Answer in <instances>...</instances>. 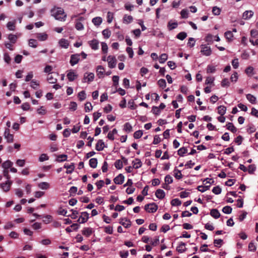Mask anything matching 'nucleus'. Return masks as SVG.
<instances>
[{
	"instance_id": "nucleus-5",
	"label": "nucleus",
	"mask_w": 258,
	"mask_h": 258,
	"mask_svg": "<svg viewBox=\"0 0 258 258\" xmlns=\"http://www.w3.org/2000/svg\"><path fill=\"white\" fill-rule=\"evenodd\" d=\"M157 209L158 206L154 203L147 204L145 206V210L149 213H155L157 210Z\"/></svg>"
},
{
	"instance_id": "nucleus-9",
	"label": "nucleus",
	"mask_w": 258,
	"mask_h": 258,
	"mask_svg": "<svg viewBox=\"0 0 258 258\" xmlns=\"http://www.w3.org/2000/svg\"><path fill=\"white\" fill-rule=\"evenodd\" d=\"M94 79V74L93 73H86L84 75V78L83 80V82L90 83L92 82Z\"/></svg>"
},
{
	"instance_id": "nucleus-42",
	"label": "nucleus",
	"mask_w": 258,
	"mask_h": 258,
	"mask_svg": "<svg viewBox=\"0 0 258 258\" xmlns=\"http://www.w3.org/2000/svg\"><path fill=\"white\" fill-rule=\"evenodd\" d=\"M30 86L33 89H36L39 86V83L35 80H32L30 83Z\"/></svg>"
},
{
	"instance_id": "nucleus-7",
	"label": "nucleus",
	"mask_w": 258,
	"mask_h": 258,
	"mask_svg": "<svg viewBox=\"0 0 258 258\" xmlns=\"http://www.w3.org/2000/svg\"><path fill=\"white\" fill-rule=\"evenodd\" d=\"M80 54L77 53L72 54L70 57V63L72 66H74L77 64L80 60Z\"/></svg>"
},
{
	"instance_id": "nucleus-44",
	"label": "nucleus",
	"mask_w": 258,
	"mask_h": 258,
	"mask_svg": "<svg viewBox=\"0 0 258 258\" xmlns=\"http://www.w3.org/2000/svg\"><path fill=\"white\" fill-rule=\"evenodd\" d=\"M253 15V13L251 11H246L243 14V17L244 19H249Z\"/></svg>"
},
{
	"instance_id": "nucleus-62",
	"label": "nucleus",
	"mask_w": 258,
	"mask_h": 258,
	"mask_svg": "<svg viewBox=\"0 0 258 258\" xmlns=\"http://www.w3.org/2000/svg\"><path fill=\"white\" fill-rule=\"evenodd\" d=\"M196 41L194 38L190 37L188 39L187 45L190 48L193 47L195 45Z\"/></svg>"
},
{
	"instance_id": "nucleus-56",
	"label": "nucleus",
	"mask_w": 258,
	"mask_h": 258,
	"mask_svg": "<svg viewBox=\"0 0 258 258\" xmlns=\"http://www.w3.org/2000/svg\"><path fill=\"white\" fill-rule=\"evenodd\" d=\"M232 209L228 206H225L223 208L222 212L225 214H229L232 212Z\"/></svg>"
},
{
	"instance_id": "nucleus-52",
	"label": "nucleus",
	"mask_w": 258,
	"mask_h": 258,
	"mask_svg": "<svg viewBox=\"0 0 258 258\" xmlns=\"http://www.w3.org/2000/svg\"><path fill=\"white\" fill-rule=\"evenodd\" d=\"M108 46L105 42H101V49L102 52L106 54L108 52Z\"/></svg>"
},
{
	"instance_id": "nucleus-13",
	"label": "nucleus",
	"mask_w": 258,
	"mask_h": 258,
	"mask_svg": "<svg viewBox=\"0 0 258 258\" xmlns=\"http://www.w3.org/2000/svg\"><path fill=\"white\" fill-rule=\"evenodd\" d=\"M58 44L60 47L66 49L69 47L70 44L69 41L64 38L60 39L58 41Z\"/></svg>"
},
{
	"instance_id": "nucleus-46",
	"label": "nucleus",
	"mask_w": 258,
	"mask_h": 258,
	"mask_svg": "<svg viewBox=\"0 0 258 258\" xmlns=\"http://www.w3.org/2000/svg\"><path fill=\"white\" fill-rule=\"evenodd\" d=\"M187 37L186 33L181 32L176 35V38L179 40H183Z\"/></svg>"
},
{
	"instance_id": "nucleus-61",
	"label": "nucleus",
	"mask_w": 258,
	"mask_h": 258,
	"mask_svg": "<svg viewBox=\"0 0 258 258\" xmlns=\"http://www.w3.org/2000/svg\"><path fill=\"white\" fill-rule=\"evenodd\" d=\"M37 112L39 114L44 115L46 113V110L44 106H42L37 110Z\"/></svg>"
},
{
	"instance_id": "nucleus-50",
	"label": "nucleus",
	"mask_w": 258,
	"mask_h": 258,
	"mask_svg": "<svg viewBox=\"0 0 258 258\" xmlns=\"http://www.w3.org/2000/svg\"><path fill=\"white\" fill-rule=\"evenodd\" d=\"M143 135V132L142 130H138L135 132L134 134V137L136 139H140Z\"/></svg>"
},
{
	"instance_id": "nucleus-23",
	"label": "nucleus",
	"mask_w": 258,
	"mask_h": 258,
	"mask_svg": "<svg viewBox=\"0 0 258 258\" xmlns=\"http://www.w3.org/2000/svg\"><path fill=\"white\" fill-rule=\"evenodd\" d=\"M177 26L178 23L177 22H173L172 20H170L168 23L167 27L169 30H172L177 28Z\"/></svg>"
},
{
	"instance_id": "nucleus-28",
	"label": "nucleus",
	"mask_w": 258,
	"mask_h": 258,
	"mask_svg": "<svg viewBox=\"0 0 258 258\" xmlns=\"http://www.w3.org/2000/svg\"><path fill=\"white\" fill-rule=\"evenodd\" d=\"M245 73L249 77H251L254 74V68L252 67L249 66L245 70Z\"/></svg>"
},
{
	"instance_id": "nucleus-55",
	"label": "nucleus",
	"mask_w": 258,
	"mask_h": 258,
	"mask_svg": "<svg viewBox=\"0 0 258 258\" xmlns=\"http://www.w3.org/2000/svg\"><path fill=\"white\" fill-rule=\"evenodd\" d=\"M47 79L49 83L51 84H55L57 82V79L54 78L52 75H48Z\"/></svg>"
},
{
	"instance_id": "nucleus-51",
	"label": "nucleus",
	"mask_w": 258,
	"mask_h": 258,
	"mask_svg": "<svg viewBox=\"0 0 258 258\" xmlns=\"http://www.w3.org/2000/svg\"><path fill=\"white\" fill-rule=\"evenodd\" d=\"M67 158H68V156L67 155H65V154L59 155L57 157L56 160L58 162H62V161H66L67 159Z\"/></svg>"
},
{
	"instance_id": "nucleus-18",
	"label": "nucleus",
	"mask_w": 258,
	"mask_h": 258,
	"mask_svg": "<svg viewBox=\"0 0 258 258\" xmlns=\"http://www.w3.org/2000/svg\"><path fill=\"white\" fill-rule=\"evenodd\" d=\"M97 75L99 78L103 77L105 73V69L102 66H98L96 68Z\"/></svg>"
},
{
	"instance_id": "nucleus-25",
	"label": "nucleus",
	"mask_w": 258,
	"mask_h": 258,
	"mask_svg": "<svg viewBox=\"0 0 258 258\" xmlns=\"http://www.w3.org/2000/svg\"><path fill=\"white\" fill-rule=\"evenodd\" d=\"M133 20V18L132 16L124 15L123 18V23L124 24H130Z\"/></svg>"
},
{
	"instance_id": "nucleus-2",
	"label": "nucleus",
	"mask_w": 258,
	"mask_h": 258,
	"mask_svg": "<svg viewBox=\"0 0 258 258\" xmlns=\"http://www.w3.org/2000/svg\"><path fill=\"white\" fill-rule=\"evenodd\" d=\"M201 52L204 55L206 56H210L212 52L211 47L206 44L201 45Z\"/></svg>"
},
{
	"instance_id": "nucleus-21",
	"label": "nucleus",
	"mask_w": 258,
	"mask_h": 258,
	"mask_svg": "<svg viewBox=\"0 0 258 258\" xmlns=\"http://www.w3.org/2000/svg\"><path fill=\"white\" fill-rule=\"evenodd\" d=\"M224 35L228 42H232L233 40V35L232 31H227L225 32Z\"/></svg>"
},
{
	"instance_id": "nucleus-22",
	"label": "nucleus",
	"mask_w": 258,
	"mask_h": 258,
	"mask_svg": "<svg viewBox=\"0 0 258 258\" xmlns=\"http://www.w3.org/2000/svg\"><path fill=\"white\" fill-rule=\"evenodd\" d=\"M16 20L10 21L7 24V27L10 31H14L16 28Z\"/></svg>"
},
{
	"instance_id": "nucleus-34",
	"label": "nucleus",
	"mask_w": 258,
	"mask_h": 258,
	"mask_svg": "<svg viewBox=\"0 0 258 258\" xmlns=\"http://www.w3.org/2000/svg\"><path fill=\"white\" fill-rule=\"evenodd\" d=\"M97 159L96 158H91L89 160V165L91 167L93 168H95L97 166Z\"/></svg>"
},
{
	"instance_id": "nucleus-37",
	"label": "nucleus",
	"mask_w": 258,
	"mask_h": 258,
	"mask_svg": "<svg viewBox=\"0 0 258 258\" xmlns=\"http://www.w3.org/2000/svg\"><path fill=\"white\" fill-rule=\"evenodd\" d=\"M13 165V162H12L10 160H7L4 162L2 164V167L4 168V169H7L10 168Z\"/></svg>"
},
{
	"instance_id": "nucleus-36",
	"label": "nucleus",
	"mask_w": 258,
	"mask_h": 258,
	"mask_svg": "<svg viewBox=\"0 0 258 258\" xmlns=\"http://www.w3.org/2000/svg\"><path fill=\"white\" fill-rule=\"evenodd\" d=\"M255 131H256V128H255L254 125H253V124H249V125H247V128H246V131L249 134H251L255 132Z\"/></svg>"
},
{
	"instance_id": "nucleus-49",
	"label": "nucleus",
	"mask_w": 258,
	"mask_h": 258,
	"mask_svg": "<svg viewBox=\"0 0 258 258\" xmlns=\"http://www.w3.org/2000/svg\"><path fill=\"white\" fill-rule=\"evenodd\" d=\"M187 150L186 148L184 147H182L178 150L177 153L178 155H179L180 156L183 157L184 155L187 153Z\"/></svg>"
},
{
	"instance_id": "nucleus-8",
	"label": "nucleus",
	"mask_w": 258,
	"mask_h": 258,
	"mask_svg": "<svg viewBox=\"0 0 258 258\" xmlns=\"http://www.w3.org/2000/svg\"><path fill=\"white\" fill-rule=\"evenodd\" d=\"M89 219V214L87 212L81 213V216L79 217L78 222L81 224L86 223Z\"/></svg>"
},
{
	"instance_id": "nucleus-40",
	"label": "nucleus",
	"mask_w": 258,
	"mask_h": 258,
	"mask_svg": "<svg viewBox=\"0 0 258 258\" xmlns=\"http://www.w3.org/2000/svg\"><path fill=\"white\" fill-rule=\"evenodd\" d=\"M114 166L117 169H121L123 167V162L121 160H117L114 163Z\"/></svg>"
},
{
	"instance_id": "nucleus-53",
	"label": "nucleus",
	"mask_w": 258,
	"mask_h": 258,
	"mask_svg": "<svg viewBox=\"0 0 258 258\" xmlns=\"http://www.w3.org/2000/svg\"><path fill=\"white\" fill-rule=\"evenodd\" d=\"M93 109V106L91 104V103L89 102H87L85 104V112H90Z\"/></svg>"
},
{
	"instance_id": "nucleus-11",
	"label": "nucleus",
	"mask_w": 258,
	"mask_h": 258,
	"mask_svg": "<svg viewBox=\"0 0 258 258\" xmlns=\"http://www.w3.org/2000/svg\"><path fill=\"white\" fill-rule=\"evenodd\" d=\"M12 184V182L10 180H7L5 183H2L0 184L2 189L5 192L8 191Z\"/></svg>"
},
{
	"instance_id": "nucleus-57",
	"label": "nucleus",
	"mask_w": 258,
	"mask_h": 258,
	"mask_svg": "<svg viewBox=\"0 0 258 258\" xmlns=\"http://www.w3.org/2000/svg\"><path fill=\"white\" fill-rule=\"evenodd\" d=\"M238 79V75L237 72H235L232 74L230 77V80L232 82H236Z\"/></svg>"
},
{
	"instance_id": "nucleus-59",
	"label": "nucleus",
	"mask_w": 258,
	"mask_h": 258,
	"mask_svg": "<svg viewBox=\"0 0 258 258\" xmlns=\"http://www.w3.org/2000/svg\"><path fill=\"white\" fill-rule=\"evenodd\" d=\"M180 15L182 18L186 19L188 17V12L187 10L183 9L180 12Z\"/></svg>"
},
{
	"instance_id": "nucleus-19",
	"label": "nucleus",
	"mask_w": 258,
	"mask_h": 258,
	"mask_svg": "<svg viewBox=\"0 0 258 258\" xmlns=\"http://www.w3.org/2000/svg\"><path fill=\"white\" fill-rule=\"evenodd\" d=\"M186 244L184 242H181L176 247V250L179 253H183L186 250L185 247Z\"/></svg>"
},
{
	"instance_id": "nucleus-6",
	"label": "nucleus",
	"mask_w": 258,
	"mask_h": 258,
	"mask_svg": "<svg viewBox=\"0 0 258 258\" xmlns=\"http://www.w3.org/2000/svg\"><path fill=\"white\" fill-rule=\"evenodd\" d=\"M4 138L7 140V142L9 143H11L13 142L14 141V136L13 135L10 134V131L9 128H6L4 134Z\"/></svg>"
},
{
	"instance_id": "nucleus-10",
	"label": "nucleus",
	"mask_w": 258,
	"mask_h": 258,
	"mask_svg": "<svg viewBox=\"0 0 258 258\" xmlns=\"http://www.w3.org/2000/svg\"><path fill=\"white\" fill-rule=\"evenodd\" d=\"M89 46L91 48L94 50H96L99 48V41L97 39H94L88 42Z\"/></svg>"
},
{
	"instance_id": "nucleus-48",
	"label": "nucleus",
	"mask_w": 258,
	"mask_h": 258,
	"mask_svg": "<svg viewBox=\"0 0 258 258\" xmlns=\"http://www.w3.org/2000/svg\"><path fill=\"white\" fill-rule=\"evenodd\" d=\"M38 43L36 40L30 39L29 40V46L31 47L36 48L37 46Z\"/></svg>"
},
{
	"instance_id": "nucleus-24",
	"label": "nucleus",
	"mask_w": 258,
	"mask_h": 258,
	"mask_svg": "<svg viewBox=\"0 0 258 258\" xmlns=\"http://www.w3.org/2000/svg\"><path fill=\"white\" fill-rule=\"evenodd\" d=\"M132 164L133 168L135 169H138L140 168L142 165L141 160L139 159H136L135 160H133Z\"/></svg>"
},
{
	"instance_id": "nucleus-1",
	"label": "nucleus",
	"mask_w": 258,
	"mask_h": 258,
	"mask_svg": "<svg viewBox=\"0 0 258 258\" xmlns=\"http://www.w3.org/2000/svg\"><path fill=\"white\" fill-rule=\"evenodd\" d=\"M51 16L54 17L56 20L60 21H66L67 15L65 14L63 9L59 7H54L51 10Z\"/></svg>"
},
{
	"instance_id": "nucleus-64",
	"label": "nucleus",
	"mask_w": 258,
	"mask_h": 258,
	"mask_svg": "<svg viewBox=\"0 0 258 258\" xmlns=\"http://www.w3.org/2000/svg\"><path fill=\"white\" fill-rule=\"evenodd\" d=\"M164 181L166 183L171 184L173 182L172 177L170 175H167L164 178Z\"/></svg>"
},
{
	"instance_id": "nucleus-4",
	"label": "nucleus",
	"mask_w": 258,
	"mask_h": 258,
	"mask_svg": "<svg viewBox=\"0 0 258 258\" xmlns=\"http://www.w3.org/2000/svg\"><path fill=\"white\" fill-rule=\"evenodd\" d=\"M107 61L108 62V66L109 68L113 69L116 67V59L115 56L113 55H109L107 57Z\"/></svg>"
},
{
	"instance_id": "nucleus-26",
	"label": "nucleus",
	"mask_w": 258,
	"mask_h": 258,
	"mask_svg": "<svg viewBox=\"0 0 258 258\" xmlns=\"http://www.w3.org/2000/svg\"><path fill=\"white\" fill-rule=\"evenodd\" d=\"M246 99L248 100V101L251 103V104H255L256 102V97L253 96V95H251L250 94H248L246 95Z\"/></svg>"
},
{
	"instance_id": "nucleus-12",
	"label": "nucleus",
	"mask_w": 258,
	"mask_h": 258,
	"mask_svg": "<svg viewBox=\"0 0 258 258\" xmlns=\"http://www.w3.org/2000/svg\"><path fill=\"white\" fill-rule=\"evenodd\" d=\"M94 232L93 229L91 227H85L82 231V233L86 237H89Z\"/></svg>"
},
{
	"instance_id": "nucleus-58",
	"label": "nucleus",
	"mask_w": 258,
	"mask_h": 258,
	"mask_svg": "<svg viewBox=\"0 0 258 258\" xmlns=\"http://www.w3.org/2000/svg\"><path fill=\"white\" fill-rule=\"evenodd\" d=\"M221 86L223 87H228L230 86V82L228 79L225 78L221 82Z\"/></svg>"
},
{
	"instance_id": "nucleus-39",
	"label": "nucleus",
	"mask_w": 258,
	"mask_h": 258,
	"mask_svg": "<svg viewBox=\"0 0 258 258\" xmlns=\"http://www.w3.org/2000/svg\"><path fill=\"white\" fill-rule=\"evenodd\" d=\"M174 176L177 179H180L182 178V174L181 171L176 168L174 170Z\"/></svg>"
},
{
	"instance_id": "nucleus-54",
	"label": "nucleus",
	"mask_w": 258,
	"mask_h": 258,
	"mask_svg": "<svg viewBox=\"0 0 258 258\" xmlns=\"http://www.w3.org/2000/svg\"><path fill=\"white\" fill-rule=\"evenodd\" d=\"M158 85L162 89H164L166 86V83L164 79H161L158 81Z\"/></svg>"
},
{
	"instance_id": "nucleus-45",
	"label": "nucleus",
	"mask_w": 258,
	"mask_h": 258,
	"mask_svg": "<svg viewBox=\"0 0 258 258\" xmlns=\"http://www.w3.org/2000/svg\"><path fill=\"white\" fill-rule=\"evenodd\" d=\"M8 39L12 43H15L17 40V36L16 35L10 34L8 35Z\"/></svg>"
},
{
	"instance_id": "nucleus-43",
	"label": "nucleus",
	"mask_w": 258,
	"mask_h": 258,
	"mask_svg": "<svg viewBox=\"0 0 258 258\" xmlns=\"http://www.w3.org/2000/svg\"><path fill=\"white\" fill-rule=\"evenodd\" d=\"M181 204V201L178 199H174L171 201V205L172 206H179Z\"/></svg>"
},
{
	"instance_id": "nucleus-32",
	"label": "nucleus",
	"mask_w": 258,
	"mask_h": 258,
	"mask_svg": "<svg viewBox=\"0 0 258 258\" xmlns=\"http://www.w3.org/2000/svg\"><path fill=\"white\" fill-rule=\"evenodd\" d=\"M102 33L105 39H108L110 37L111 32L109 29L107 28L103 30L102 32Z\"/></svg>"
},
{
	"instance_id": "nucleus-15",
	"label": "nucleus",
	"mask_w": 258,
	"mask_h": 258,
	"mask_svg": "<svg viewBox=\"0 0 258 258\" xmlns=\"http://www.w3.org/2000/svg\"><path fill=\"white\" fill-rule=\"evenodd\" d=\"M36 37L38 40L43 41L47 39L48 35L46 33H38L36 34Z\"/></svg>"
},
{
	"instance_id": "nucleus-17",
	"label": "nucleus",
	"mask_w": 258,
	"mask_h": 258,
	"mask_svg": "<svg viewBox=\"0 0 258 258\" xmlns=\"http://www.w3.org/2000/svg\"><path fill=\"white\" fill-rule=\"evenodd\" d=\"M119 223L126 228L130 227L131 226V221L127 220L126 218H121L120 219Z\"/></svg>"
},
{
	"instance_id": "nucleus-16",
	"label": "nucleus",
	"mask_w": 258,
	"mask_h": 258,
	"mask_svg": "<svg viewBox=\"0 0 258 258\" xmlns=\"http://www.w3.org/2000/svg\"><path fill=\"white\" fill-rule=\"evenodd\" d=\"M104 147H105V144H104V142L103 141V140H98L96 145V147H95L96 150L98 151H101L104 149Z\"/></svg>"
},
{
	"instance_id": "nucleus-20",
	"label": "nucleus",
	"mask_w": 258,
	"mask_h": 258,
	"mask_svg": "<svg viewBox=\"0 0 258 258\" xmlns=\"http://www.w3.org/2000/svg\"><path fill=\"white\" fill-rule=\"evenodd\" d=\"M155 196L159 199H163L165 197V194L163 190L158 189L155 192Z\"/></svg>"
},
{
	"instance_id": "nucleus-31",
	"label": "nucleus",
	"mask_w": 258,
	"mask_h": 258,
	"mask_svg": "<svg viewBox=\"0 0 258 258\" xmlns=\"http://www.w3.org/2000/svg\"><path fill=\"white\" fill-rule=\"evenodd\" d=\"M64 167L67 168L66 173L67 174H70L72 173L75 168V166L74 163H71L70 165H64Z\"/></svg>"
},
{
	"instance_id": "nucleus-60",
	"label": "nucleus",
	"mask_w": 258,
	"mask_h": 258,
	"mask_svg": "<svg viewBox=\"0 0 258 258\" xmlns=\"http://www.w3.org/2000/svg\"><path fill=\"white\" fill-rule=\"evenodd\" d=\"M49 159V157L46 154H42L39 157V161L40 162H43Z\"/></svg>"
},
{
	"instance_id": "nucleus-35",
	"label": "nucleus",
	"mask_w": 258,
	"mask_h": 258,
	"mask_svg": "<svg viewBox=\"0 0 258 258\" xmlns=\"http://www.w3.org/2000/svg\"><path fill=\"white\" fill-rule=\"evenodd\" d=\"M226 107L223 105L219 106L218 107V113L223 116L226 113Z\"/></svg>"
},
{
	"instance_id": "nucleus-29",
	"label": "nucleus",
	"mask_w": 258,
	"mask_h": 258,
	"mask_svg": "<svg viewBox=\"0 0 258 258\" xmlns=\"http://www.w3.org/2000/svg\"><path fill=\"white\" fill-rule=\"evenodd\" d=\"M211 215L215 219H218L220 216V214L219 211L216 209L211 210L210 212Z\"/></svg>"
},
{
	"instance_id": "nucleus-3",
	"label": "nucleus",
	"mask_w": 258,
	"mask_h": 258,
	"mask_svg": "<svg viewBox=\"0 0 258 258\" xmlns=\"http://www.w3.org/2000/svg\"><path fill=\"white\" fill-rule=\"evenodd\" d=\"M78 75L76 71L74 70L71 69L68 71L67 77L70 82H73L76 80Z\"/></svg>"
},
{
	"instance_id": "nucleus-47",
	"label": "nucleus",
	"mask_w": 258,
	"mask_h": 258,
	"mask_svg": "<svg viewBox=\"0 0 258 258\" xmlns=\"http://www.w3.org/2000/svg\"><path fill=\"white\" fill-rule=\"evenodd\" d=\"M78 98L81 101L84 100L86 98V95L85 91H82L78 93Z\"/></svg>"
},
{
	"instance_id": "nucleus-38",
	"label": "nucleus",
	"mask_w": 258,
	"mask_h": 258,
	"mask_svg": "<svg viewBox=\"0 0 258 258\" xmlns=\"http://www.w3.org/2000/svg\"><path fill=\"white\" fill-rule=\"evenodd\" d=\"M132 126L129 122H126L123 126V130L127 133H130L132 131Z\"/></svg>"
},
{
	"instance_id": "nucleus-30",
	"label": "nucleus",
	"mask_w": 258,
	"mask_h": 258,
	"mask_svg": "<svg viewBox=\"0 0 258 258\" xmlns=\"http://www.w3.org/2000/svg\"><path fill=\"white\" fill-rule=\"evenodd\" d=\"M38 186L41 189H47L49 188V184L47 182H42L38 184Z\"/></svg>"
},
{
	"instance_id": "nucleus-27",
	"label": "nucleus",
	"mask_w": 258,
	"mask_h": 258,
	"mask_svg": "<svg viewBox=\"0 0 258 258\" xmlns=\"http://www.w3.org/2000/svg\"><path fill=\"white\" fill-rule=\"evenodd\" d=\"M92 23L95 26H99L102 22V19L100 17L94 18L92 20Z\"/></svg>"
},
{
	"instance_id": "nucleus-33",
	"label": "nucleus",
	"mask_w": 258,
	"mask_h": 258,
	"mask_svg": "<svg viewBox=\"0 0 258 258\" xmlns=\"http://www.w3.org/2000/svg\"><path fill=\"white\" fill-rule=\"evenodd\" d=\"M226 127L227 129L233 133H235L237 131L236 128L234 126L233 123L232 122H228L226 124Z\"/></svg>"
},
{
	"instance_id": "nucleus-41",
	"label": "nucleus",
	"mask_w": 258,
	"mask_h": 258,
	"mask_svg": "<svg viewBox=\"0 0 258 258\" xmlns=\"http://www.w3.org/2000/svg\"><path fill=\"white\" fill-rule=\"evenodd\" d=\"M168 55L166 53H162L159 57V62L164 63L167 59Z\"/></svg>"
},
{
	"instance_id": "nucleus-63",
	"label": "nucleus",
	"mask_w": 258,
	"mask_h": 258,
	"mask_svg": "<svg viewBox=\"0 0 258 258\" xmlns=\"http://www.w3.org/2000/svg\"><path fill=\"white\" fill-rule=\"evenodd\" d=\"M255 169H256V167H255V165L251 164L248 166L247 171H248L249 173L252 174L255 171Z\"/></svg>"
},
{
	"instance_id": "nucleus-14",
	"label": "nucleus",
	"mask_w": 258,
	"mask_h": 258,
	"mask_svg": "<svg viewBox=\"0 0 258 258\" xmlns=\"http://www.w3.org/2000/svg\"><path fill=\"white\" fill-rule=\"evenodd\" d=\"M124 179V177L122 174H119L114 178V182L117 184H121Z\"/></svg>"
}]
</instances>
